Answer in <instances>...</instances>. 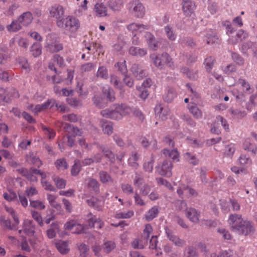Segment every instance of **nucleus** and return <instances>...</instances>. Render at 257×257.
I'll list each match as a JSON object with an SVG mask.
<instances>
[{"label": "nucleus", "mask_w": 257, "mask_h": 257, "mask_svg": "<svg viewBox=\"0 0 257 257\" xmlns=\"http://www.w3.org/2000/svg\"><path fill=\"white\" fill-rule=\"evenodd\" d=\"M159 213L157 206H153L149 209L145 214V217L146 220L151 221L156 217Z\"/></svg>", "instance_id": "nucleus-33"}, {"label": "nucleus", "mask_w": 257, "mask_h": 257, "mask_svg": "<svg viewBox=\"0 0 257 257\" xmlns=\"http://www.w3.org/2000/svg\"><path fill=\"white\" fill-rule=\"evenodd\" d=\"M33 170H37L36 169L31 168L30 170H28L24 168H21L17 169V171L21 175L27 177L28 179L31 181H37V177L34 175H39L40 174L35 173L33 172Z\"/></svg>", "instance_id": "nucleus-19"}, {"label": "nucleus", "mask_w": 257, "mask_h": 257, "mask_svg": "<svg viewBox=\"0 0 257 257\" xmlns=\"http://www.w3.org/2000/svg\"><path fill=\"white\" fill-rule=\"evenodd\" d=\"M215 59L212 57L206 58L204 62L205 68L207 72H210L213 68Z\"/></svg>", "instance_id": "nucleus-50"}, {"label": "nucleus", "mask_w": 257, "mask_h": 257, "mask_svg": "<svg viewBox=\"0 0 257 257\" xmlns=\"http://www.w3.org/2000/svg\"><path fill=\"white\" fill-rule=\"evenodd\" d=\"M186 217L193 223H198L200 216V213L196 209L190 207L187 208L185 212Z\"/></svg>", "instance_id": "nucleus-16"}, {"label": "nucleus", "mask_w": 257, "mask_h": 257, "mask_svg": "<svg viewBox=\"0 0 257 257\" xmlns=\"http://www.w3.org/2000/svg\"><path fill=\"white\" fill-rule=\"evenodd\" d=\"M18 19L22 26H28L32 23L33 17L30 12H26L21 15Z\"/></svg>", "instance_id": "nucleus-21"}, {"label": "nucleus", "mask_w": 257, "mask_h": 257, "mask_svg": "<svg viewBox=\"0 0 257 257\" xmlns=\"http://www.w3.org/2000/svg\"><path fill=\"white\" fill-rule=\"evenodd\" d=\"M255 44L253 43L248 41L245 43H243L240 49L241 52L245 56H248L249 53V51H251L252 52L254 49V47L255 46Z\"/></svg>", "instance_id": "nucleus-29"}, {"label": "nucleus", "mask_w": 257, "mask_h": 257, "mask_svg": "<svg viewBox=\"0 0 257 257\" xmlns=\"http://www.w3.org/2000/svg\"><path fill=\"white\" fill-rule=\"evenodd\" d=\"M244 220L241 218V216L239 214H232L229 217V223L231 227L237 231L241 228V225Z\"/></svg>", "instance_id": "nucleus-12"}, {"label": "nucleus", "mask_w": 257, "mask_h": 257, "mask_svg": "<svg viewBox=\"0 0 257 257\" xmlns=\"http://www.w3.org/2000/svg\"><path fill=\"white\" fill-rule=\"evenodd\" d=\"M62 126L65 131L68 133L67 134H70L71 136H74L75 138L76 136H81L82 131L77 127H75L68 123H64L62 124Z\"/></svg>", "instance_id": "nucleus-18"}, {"label": "nucleus", "mask_w": 257, "mask_h": 257, "mask_svg": "<svg viewBox=\"0 0 257 257\" xmlns=\"http://www.w3.org/2000/svg\"><path fill=\"white\" fill-rule=\"evenodd\" d=\"M31 214L34 219L35 220L40 226H42L43 225V221L41 214L37 211L32 210Z\"/></svg>", "instance_id": "nucleus-58"}, {"label": "nucleus", "mask_w": 257, "mask_h": 257, "mask_svg": "<svg viewBox=\"0 0 257 257\" xmlns=\"http://www.w3.org/2000/svg\"><path fill=\"white\" fill-rule=\"evenodd\" d=\"M99 177L100 181L103 183H106L111 181L110 176L105 172H100L99 173Z\"/></svg>", "instance_id": "nucleus-61"}, {"label": "nucleus", "mask_w": 257, "mask_h": 257, "mask_svg": "<svg viewBox=\"0 0 257 257\" xmlns=\"http://www.w3.org/2000/svg\"><path fill=\"white\" fill-rule=\"evenodd\" d=\"M184 191L187 192L192 197H196L198 195V193L195 189L184 185L180 186L177 190V193L181 198H183Z\"/></svg>", "instance_id": "nucleus-26"}, {"label": "nucleus", "mask_w": 257, "mask_h": 257, "mask_svg": "<svg viewBox=\"0 0 257 257\" xmlns=\"http://www.w3.org/2000/svg\"><path fill=\"white\" fill-rule=\"evenodd\" d=\"M56 246L61 254H66L69 251L68 241L60 240L56 243Z\"/></svg>", "instance_id": "nucleus-31"}, {"label": "nucleus", "mask_w": 257, "mask_h": 257, "mask_svg": "<svg viewBox=\"0 0 257 257\" xmlns=\"http://www.w3.org/2000/svg\"><path fill=\"white\" fill-rule=\"evenodd\" d=\"M150 57L155 66L159 69H163L165 65L171 68L174 67L172 59L167 53L152 54Z\"/></svg>", "instance_id": "nucleus-2"}, {"label": "nucleus", "mask_w": 257, "mask_h": 257, "mask_svg": "<svg viewBox=\"0 0 257 257\" xmlns=\"http://www.w3.org/2000/svg\"><path fill=\"white\" fill-rule=\"evenodd\" d=\"M164 155L166 157H168L169 158L173 159L174 161L177 160L179 161L178 158L179 154L176 149H174L172 151H170L168 149H164L163 151Z\"/></svg>", "instance_id": "nucleus-38"}, {"label": "nucleus", "mask_w": 257, "mask_h": 257, "mask_svg": "<svg viewBox=\"0 0 257 257\" xmlns=\"http://www.w3.org/2000/svg\"><path fill=\"white\" fill-rule=\"evenodd\" d=\"M247 33L242 29L239 30L236 33L235 38H229L228 42L230 44L234 45L239 41H241L247 37Z\"/></svg>", "instance_id": "nucleus-20"}, {"label": "nucleus", "mask_w": 257, "mask_h": 257, "mask_svg": "<svg viewBox=\"0 0 257 257\" xmlns=\"http://www.w3.org/2000/svg\"><path fill=\"white\" fill-rule=\"evenodd\" d=\"M234 251L230 249L221 251L218 254H216L215 253L211 254V257H234Z\"/></svg>", "instance_id": "nucleus-48"}, {"label": "nucleus", "mask_w": 257, "mask_h": 257, "mask_svg": "<svg viewBox=\"0 0 257 257\" xmlns=\"http://www.w3.org/2000/svg\"><path fill=\"white\" fill-rule=\"evenodd\" d=\"M88 204L94 209L100 210L101 209L103 203L101 200H98L96 197H92L87 200Z\"/></svg>", "instance_id": "nucleus-32"}, {"label": "nucleus", "mask_w": 257, "mask_h": 257, "mask_svg": "<svg viewBox=\"0 0 257 257\" xmlns=\"http://www.w3.org/2000/svg\"><path fill=\"white\" fill-rule=\"evenodd\" d=\"M110 83L116 88L122 90L123 88V85L122 83L117 80V77L115 75H111L110 78Z\"/></svg>", "instance_id": "nucleus-54"}, {"label": "nucleus", "mask_w": 257, "mask_h": 257, "mask_svg": "<svg viewBox=\"0 0 257 257\" xmlns=\"http://www.w3.org/2000/svg\"><path fill=\"white\" fill-rule=\"evenodd\" d=\"M203 35V39L208 45H213L219 43V40L215 31L212 29H206L201 33Z\"/></svg>", "instance_id": "nucleus-5"}, {"label": "nucleus", "mask_w": 257, "mask_h": 257, "mask_svg": "<svg viewBox=\"0 0 257 257\" xmlns=\"http://www.w3.org/2000/svg\"><path fill=\"white\" fill-rule=\"evenodd\" d=\"M31 52L33 56L36 57L42 53L41 45L38 42L34 43L31 46Z\"/></svg>", "instance_id": "nucleus-42"}, {"label": "nucleus", "mask_w": 257, "mask_h": 257, "mask_svg": "<svg viewBox=\"0 0 257 257\" xmlns=\"http://www.w3.org/2000/svg\"><path fill=\"white\" fill-rule=\"evenodd\" d=\"M115 247L114 242L112 241H107L103 243V249L106 253L111 251Z\"/></svg>", "instance_id": "nucleus-52"}, {"label": "nucleus", "mask_w": 257, "mask_h": 257, "mask_svg": "<svg viewBox=\"0 0 257 257\" xmlns=\"http://www.w3.org/2000/svg\"><path fill=\"white\" fill-rule=\"evenodd\" d=\"M189 108L190 112L196 118L202 117V113L201 111L195 105L190 106Z\"/></svg>", "instance_id": "nucleus-51"}, {"label": "nucleus", "mask_w": 257, "mask_h": 257, "mask_svg": "<svg viewBox=\"0 0 257 257\" xmlns=\"http://www.w3.org/2000/svg\"><path fill=\"white\" fill-rule=\"evenodd\" d=\"M128 53L133 56L142 57L147 55V50L145 48L132 46L129 48Z\"/></svg>", "instance_id": "nucleus-23"}, {"label": "nucleus", "mask_w": 257, "mask_h": 257, "mask_svg": "<svg viewBox=\"0 0 257 257\" xmlns=\"http://www.w3.org/2000/svg\"><path fill=\"white\" fill-rule=\"evenodd\" d=\"M195 7V4L191 0H183L182 9L184 13L187 15H190Z\"/></svg>", "instance_id": "nucleus-25"}, {"label": "nucleus", "mask_w": 257, "mask_h": 257, "mask_svg": "<svg viewBox=\"0 0 257 257\" xmlns=\"http://www.w3.org/2000/svg\"><path fill=\"white\" fill-rule=\"evenodd\" d=\"M165 230L167 238L170 241L172 242L175 245L178 247H183L185 244V241L176 235L172 229L166 227Z\"/></svg>", "instance_id": "nucleus-10"}, {"label": "nucleus", "mask_w": 257, "mask_h": 257, "mask_svg": "<svg viewBox=\"0 0 257 257\" xmlns=\"http://www.w3.org/2000/svg\"><path fill=\"white\" fill-rule=\"evenodd\" d=\"M23 230H19V233L21 234L22 232H24L28 235L32 236L34 235L35 226L33 223V221L30 219H25L24 221L23 225Z\"/></svg>", "instance_id": "nucleus-13"}, {"label": "nucleus", "mask_w": 257, "mask_h": 257, "mask_svg": "<svg viewBox=\"0 0 257 257\" xmlns=\"http://www.w3.org/2000/svg\"><path fill=\"white\" fill-rule=\"evenodd\" d=\"M96 16L98 17H104L107 15V8L102 3L96 4L94 8Z\"/></svg>", "instance_id": "nucleus-30"}, {"label": "nucleus", "mask_w": 257, "mask_h": 257, "mask_svg": "<svg viewBox=\"0 0 257 257\" xmlns=\"http://www.w3.org/2000/svg\"><path fill=\"white\" fill-rule=\"evenodd\" d=\"M88 220L87 221V226L89 228H93L95 226L97 228H101L103 225V222L96 216L89 213L87 215Z\"/></svg>", "instance_id": "nucleus-14"}, {"label": "nucleus", "mask_w": 257, "mask_h": 257, "mask_svg": "<svg viewBox=\"0 0 257 257\" xmlns=\"http://www.w3.org/2000/svg\"><path fill=\"white\" fill-rule=\"evenodd\" d=\"M64 227L65 230L71 231L72 233L81 234L84 231V226L74 220L68 221Z\"/></svg>", "instance_id": "nucleus-7"}, {"label": "nucleus", "mask_w": 257, "mask_h": 257, "mask_svg": "<svg viewBox=\"0 0 257 257\" xmlns=\"http://www.w3.org/2000/svg\"><path fill=\"white\" fill-rule=\"evenodd\" d=\"M125 62V61H124L123 62H118L115 65V66L118 68V70L123 75L127 74V69Z\"/></svg>", "instance_id": "nucleus-62"}, {"label": "nucleus", "mask_w": 257, "mask_h": 257, "mask_svg": "<svg viewBox=\"0 0 257 257\" xmlns=\"http://www.w3.org/2000/svg\"><path fill=\"white\" fill-rule=\"evenodd\" d=\"M131 71L137 79L141 80L146 76V72L143 66L138 63L132 65Z\"/></svg>", "instance_id": "nucleus-11"}, {"label": "nucleus", "mask_w": 257, "mask_h": 257, "mask_svg": "<svg viewBox=\"0 0 257 257\" xmlns=\"http://www.w3.org/2000/svg\"><path fill=\"white\" fill-rule=\"evenodd\" d=\"M180 43L182 45H184L190 47H193L195 46V42L193 39L190 37H184L180 39Z\"/></svg>", "instance_id": "nucleus-49"}, {"label": "nucleus", "mask_w": 257, "mask_h": 257, "mask_svg": "<svg viewBox=\"0 0 257 257\" xmlns=\"http://www.w3.org/2000/svg\"><path fill=\"white\" fill-rule=\"evenodd\" d=\"M129 10L137 18H142L145 14V7L137 0L130 3Z\"/></svg>", "instance_id": "nucleus-6"}, {"label": "nucleus", "mask_w": 257, "mask_h": 257, "mask_svg": "<svg viewBox=\"0 0 257 257\" xmlns=\"http://www.w3.org/2000/svg\"><path fill=\"white\" fill-rule=\"evenodd\" d=\"M57 196L55 195L49 193H48L47 194V199L48 200V202L50 205L53 208L58 209L59 208H61V205L57 202Z\"/></svg>", "instance_id": "nucleus-39"}, {"label": "nucleus", "mask_w": 257, "mask_h": 257, "mask_svg": "<svg viewBox=\"0 0 257 257\" xmlns=\"http://www.w3.org/2000/svg\"><path fill=\"white\" fill-rule=\"evenodd\" d=\"M216 118L217 119V123H219V125L221 124L225 131L228 132L229 128L227 120L220 115H217Z\"/></svg>", "instance_id": "nucleus-57"}, {"label": "nucleus", "mask_w": 257, "mask_h": 257, "mask_svg": "<svg viewBox=\"0 0 257 257\" xmlns=\"http://www.w3.org/2000/svg\"><path fill=\"white\" fill-rule=\"evenodd\" d=\"M165 33L167 38L171 41H174L176 39V35L173 32L172 28L169 26H166L164 28Z\"/></svg>", "instance_id": "nucleus-53"}, {"label": "nucleus", "mask_w": 257, "mask_h": 257, "mask_svg": "<svg viewBox=\"0 0 257 257\" xmlns=\"http://www.w3.org/2000/svg\"><path fill=\"white\" fill-rule=\"evenodd\" d=\"M0 225L10 230L17 229L16 225L11 224V221L10 219H6L3 217H0Z\"/></svg>", "instance_id": "nucleus-40"}, {"label": "nucleus", "mask_w": 257, "mask_h": 257, "mask_svg": "<svg viewBox=\"0 0 257 257\" xmlns=\"http://www.w3.org/2000/svg\"><path fill=\"white\" fill-rule=\"evenodd\" d=\"M96 76L104 79H108V73L107 68L103 66L99 67L96 73Z\"/></svg>", "instance_id": "nucleus-46"}, {"label": "nucleus", "mask_w": 257, "mask_h": 257, "mask_svg": "<svg viewBox=\"0 0 257 257\" xmlns=\"http://www.w3.org/2000/svg\"><path fill=\"white\" fill-rule=\"evenodd\" d=\"M220 202L222 211L225 213H228L230 211V201L220 200Z\"/></svg>", "instance_id": "nucleus-60"}, {"label": "nucleus", "mask_w": 257, "mask_h": 257, "mask_svg": "<svg viewBox=\"0 0 257 257\" xmlns=\"http://www.w3.org/2000/svg\"><path fill=\"white\" fill-rule=\"evenodd\" d=\"M241 226V228L238 231L240 234L247 235L254 230L251 222L248 221H244Z\"/></svg>", "instance_id": "nucleus-27"}, {"label": "nucleus", "mask_w": 257, "mask_h": 257, "mask_svg": "<svg viewBox=\"0 0 257 257\" xmlns=\"http://www.w3.org/2000/svg\"><path fill=\"white\" fill-rule=\"evenodd\" d=\"M100 148L106 158L109 159L110 161H112L114 159V155L107 147L102 146Z\"/></svg>", "instance_id": "nucleus-55"}, {"label": "nucleus", "mask_w": 257, "mask_h": 257, "mask_svg": "<svg viewBox=\"0 0 257 257\" xmlns=\"http://www.w3.org/2000/svg\"><path fill=\"white\" fill-rule=\"evenodd\" d=\"M64 143L69 147H73L76 145L75 137L70 134H67L65 137L64 138V141L62 144H59L58 146L61 151L65 150Z\"/></svg>", "instance_id": "nucleus-22"}, {"label": "nucleus", "mask_w": 257, "mask_h": 257, "mask_svg": "<svg viewBox=\"0 0 257 257\" xmlns=\"http://www.w3.org/2000/svg\"><path fill=\"white\" fill-rule=\"evenodd\" d=\"M231 58L232 60L238 66H243L244 64V60L238 53L236 52H231Z\"/></svg>", "instance_id": "nucleus-44"}, {"label": "nucleus", "mask_w": 257, "mask_h": 257, "mask_svg": "<svg viewBox=\"0 0 257 257\" xmlns=\"http://www.w3.org/2000/svg\"><path fill=\"white\" fill-rule=\"evenodd\" d=\"M172 162H161L157 167V171L162 175L170 177L172 176Z\"/></svg>", "instance_id": "nucleus-9"}, {"label": "nucleus", "mask_w": 257, "mask_h": 257, "mask_svg": "<svg viewBox=\"0 0 257 257\" xmlns=\"http://www.w3.org/2000/svg\"><path fill=\"white\" fill-rule=\"evenodd\" d=\"M52 179L54 182L56 186L58 189H62L65 188L66 181L64 179L56 176H54L52 177Z\"/></svg>", "instance_id": "nucleus-43"}, {"label": "nucleus", "mask_w": 257, "mask_h": 257, "mask_svg": "<svg viewBox=\"0 0 257 257\" xmlns=\"http://www.w3.org/2000/svg\"><path fill=\"white\" fill-rule=\"evenodd\" d=\"M156 114L162 120H164L167 118L169 111L167 108H164L161 104L157 105L155 108Z\"/></svg>", "instance_id": "nucleus-28"}, {"label": "nucleus", "mask_w": 257, "mask_h": 257, "mask_svg": "<svg viewBox=\"0 0 257 257\" xmlns=\"http://www.w3.org/2000/svg\"><path fill=\"white\" fill-rule=\"evenodd\" d=\"M100 125L104 134L110 135L113 133V126L111 121L101 119L100 120Z\"/></svg>", "instance_id": "nucleus-24"}, {"label": "nucleus", "mask_w": 257, "mask_h": 257, "mask_svg": "<svg viewBox=\"0 0 257 257\" xmlns=\"http://www.w3.org/2000/svg\"><path fill=\"white\" fill-rule=\"evenodd\" d=\"M122 0H111L109 2V8L113 11H119L123 6Z\"/></svg>", "instance_id": "nucleus-37"}, {"label": "nucleus", "mask_w": 257, "mask_h": 257, "mask_svg": "<svg viewBox=\"0 0 257 257\" xmlns=\"http://www.w3.org/2000/svg\"><path fill=\"white\" fill-rule=\"evenodd\" d=\"M45 48L47 52L54 53L62 50L63 45L55 34H51L46 37Z\"/></svg>", "instance_id": "nucleus-3"}, {"label": "nucleus", "mask_w": 257, "mask_h": 257, "mask_svg": "<svg viewBox=\"0 0 257 257\" xmlns=\"http://www.w3.org/2000/svg\"><path fill=\"white\" fill-rule=\"evenodd\" d=\"M49 16L56 20V25L59 20L64 18V11L63 7L58 5H55L49 9Z\"/></svg>", "instance_id": "nucleus-8"}, {"label": "nucleus", "mask_w": 257, "mask_h": 257, "mask_svg": "<svg viewBox=\"0 0 257 257\" xmlns=\"http://www.w3.org/2000/svg\"><path fill=\"white\" fill-rule=\"evenodd\" d=\"M145 37L150 49L156 51L159 48L160 41L157 40L151 33L146 32Z\"/></svg>", "instance_id": "nucleus-15"}, {"label": "nucleus", "mask_w": 257, "mask_h": 257, "mask_svg": "<svg viewBox=\"0 0 257 257\" xmlns=\"http://www.w3.org/2000/svg\"><path fill=\"white\" fill-rule=\"evenodd\" d=\"M30 206L34 208L39 210H43L45 209V206L43 202L39 200H30Z\"/></svg>", "instance_id": "nucleus-59"}, {"label": "nucleus", "mask_w": 257, "mask_h": 257, "mask_svg": "<svg viewBox=\"0 0 257 257\" xmlns=\"http://www.w3.org/2000/svg\"><path fill=\"white\" fill-rule=\"evenodd\" d=\"M22 24L19 19L13 21L10 25L7 26L8 31L10 32H16L22 29Z\"/></svg>", "instance_id": "nucleus-36"}, {"label": "nucleus", "mask_w": 257, "mask_h": 257, "mask_svg": "<svg viewBox=\"0 0 257 257\" xmlns=\"http://www.w3.org/2000/svg\"><path fill=\"white\" fill-rule=\"evenodd\" d=\"M57 27L67 31L75 32L80 27L79 20L72 16H67L57 22Z\"/></svg>", "instance_id": "nucleus-4"}, {"label": "nucleus", "mask_w": 257, "mask_h": 257, "mask_svg": "<svg viewBox=\"0 0 257 257\" xmlns=\"http://www.w3.org/2000/svg\"><path fill=\"white\" fill-rule=\"evenodd\" d=\"M3 196L6 200L9 202L13 201L17 198L16 193L12 191H9L5 192L3 194Z\"/></svg>", "instance_id": "nucleus-56"}, {"label": "nucleus", "mask_w": 257, "mask_h": 257, "mask_svg": "<svg viewBox=\"0 0 257 257\" xmlns=\"http://www.w3.org/2000/svg\"><path fill=\"white\" fill-rule=\"evenodd\" d=\"M114 109L112 108L106 109L102 110L100 112V114L104 117L113 119H120L122 118V115L124 113H128L130 108L126 105L121 104L115 105Z\"/></svg>", "instance_id": "nucleus-1"}, {"label": "nucleus", "mask_w": 257, "mask_h": 257, "mask_svg": "<svg viewBox=\"0 0 257 257\" xmlns=\"http://www.w3.org/2000/svg\"><path fill=\"white\" fill-rule=\"evenodd\" d=\"M134 215V212L133 210H128L126 212H119L115 214L114 217L116 219H128L131 218Z\"/></svg>", "instance_id": "nucleus-45"}, {"label": "nucleus", "mask_w": 257, "mask_h": 257, "mask_svg": "<svg viewBox=\"0 0 257 257\" xmlns=\"http://www.w3.org/2000/svg\"><path fill=\"white\" fill-rule=\"evenodd\" d=\"M153 231L152 225L148 223L145 225L143 233V237L146 239H149L150 235L152 234Z\"/></svg>", "instance_id": "nucleus-47"}, {"label": "nucleus", "mask_w": 257, "mask_h": 257, "mask_svg": "<svg viewBox=\"0 0 257 257\" xmlns=\"http://www.w3.org/2000/svg\"><path fill=\"white\" fill-rule=\"evenodd\" d=\"M92 100L96 107L98 108L104 107V104L102 103L103 99L100 96L95 95L92 98Z\"/></svg>", "instance_id": "nucleus-64"}, {"label": "nucleus", "mask_w": 257, "mask_h": 257, "mask_svg": "<svg viewBox=\"0 0 257 257\" xmlns=\"http://www.w3.org/2000/svg\"><path fill=\"white\" fill-rule=\"evenodd\" d=\"M156 181L159 185H164L168 189L170 190H172L173 189V187L172 186L171 184L167 180L163 178H157Z\"/></svg>", "instance_id": "nucleus-63"}, {"label": "nucleus", "mask_w": 257, "mask_h": 257, "mask_svg": "<svg viewBox=\"0 0 257 257\" xmlns=\"http://www.w3.org/2000/svg\"><path fill=\"white\" fill-rule=\"evenodd\" d=\"M176 96V93L175 90L172 88H169L168 89L167 91L163 95L164 100L167 102H171L174 98Z\"/></svg>", "instance_id": "nucleus-35"}, {"label": "nucleus", "mask_w": 257, "mask_h": 257, "mask_svg": "<svg viewBox=\"0 0 257 257\" xmlns=\"http://www.w3.org/2000/svg\"><path fill=\"white\" fill-rule=\"evenodd\" d=\"M33 172L35 173L40 174V175L41 176V183L43 187L46 190L50 191H56V189L55 187L52 185L51 183L48 182L46 180V174L43 172H41L40 170H33Z\"/></svg>", "instance_id": "nucleus-17"}, {"label": "nucleus", "mask_w": 257, "mask_h": 257, "mask_svg": "<svg viewBox=\"0 0 257 257\" xmlns=\"http://www.w3.org/2000/svg\"><path fill=\"white\" fill-rule=\"evenodd\" d=\"M102 93L106 97L107 99L110 102H112L115 100L114 92L109 86H107L103 87Z\"/></svg>", "instance_id": "nucleus-34"}, {"label": "nucleus", "mask_w": 257, "mask_h": 257, "mask_svg": "<svg viewBox=\"0 0 257 257\" xmlns=\"http://www.w3.org/2000/svg\"><path fill=\"white\" fill-rule=\"evenodd\" d=\"M85 184L89 188H92L94 191H97L99 188V183L96 179L88 178L85 181Z\"/></svg>", "instance_id": "nucleus-41"}]
</instances>
